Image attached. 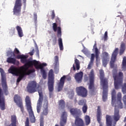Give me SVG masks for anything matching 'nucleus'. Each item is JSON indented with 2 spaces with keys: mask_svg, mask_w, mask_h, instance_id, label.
<instances>
[{
  "mask_svg": "<svg viewBox=\"0 0 126 126\" xmlns=\"http://www.w3.org/2000/svg\"><path fill=\"white\" fill-rule=\"evenodd\" d=\"M12 126H16V125H12Z\"/></svg>",
  "mask_w": 126,
  "mask_h": 126,
  "instance_id": "obj_63",
  "label": "nucleus"
},
{
  "mask_svg": "<svg viewBox=\"0 0 126 126\" xmlns=\"http://www.w3.org/2000/svg\"><path fill=\"white\" fill-rule=\"evenodd\" d=\"M107 38H108V32H105L104 35V41H106V40H107Z\"/></svg>",
  "mask_w": 126,
  "mask_h": 126,
  "instance_id": "obj_49",
  "label": "nucleus"
},
{
  "mask_svg": "<svg viewBox=\"0 0 126 126\" xmlns=\"http://www.w3.org/2000/svg\"><path fill=\"white\" fill-rule=\"evenodd\" d=\"M92 65H93V63L90 62L88 65V69H91V67H92Z\"/></svg>",
  "mask_w": 126,
  "mask_h": 126,
  "instance_id": "obj_48",
  "label": "nucleus"
},
{
  "mask_svg": "<svg viewBox=\"0 0 126 126\" xmlns=\"http://www.w3.org/2000/svg\"><path fill=\"white\" fill-rule=\"evenodd\" d=\"M2 86L3 87V90L4 94L6 96H7L9 93L8 92V88L7 87V85L6 84V82H3L2 83Z\"/></svg>",
  "mask_w": 126,
  "mask_h": 126,
  "instance_id": "obj_29",
  "label": "nucleus"
},
{
  "mask_svg": "<svg viewBox=\"0 0 126 126\" xmlns=\"http://www.w3.org/2000/svg\"><path fill=\"white\" fill-rule=\"evenodd\" d=\"M76 92L78 96H80L83 98L87 97L88 95V91L83 86L77 87L76 88Z\"/></svg>",
  "mask_w": 126,
  "mask_h": 126,
  "instance_id": "obj_15",
  "label": "nucleus"
},
{
  "mask_svg": "<svg viewBox=\"0 0 126 126\" xmlns=\"http://www.w3.org/2000/svg\"><path fill=\"white\" fill-rule=\"evenodd\" d=\"M74 63L76 65V68L77 70H79V69L80 68V63H79V60H78L77 59H75Z\"/></svg>",
  "mask_w": 126,
  "mask_h": 126,
  "instance_id": "obj_35",
  "label": "nucleus"
},
{
  "mask_svg": "<svg viewBox=\"0 0 126 126\" xmlns=\"http://www.w3.org/2000/svg\"><path fill=\"white\" fill-rule=\"evenodd\" d=\"M6 62L8 63H12V64H19V61L16 60V59L12 57H8L7 60Z\"/></svg>",
  "mask_w": 126,
  "mask_h": 126,
  "instance_id": "obj_27",
  "label": "nucleus"
},
{
  "mask_svg": "<svg viewBox=\"0 0 126 126\" xmlns=\"http://www.w3.org/2000/svg\"><path fill=\"white\" fill-rule=\"evenodd\" d=\"M122 91L123 94H126V83H125L122 86ZM123 100L124 103L122 100ZM124 104L126 106V94L124 95L123 97L122 93L118 92L117 94V101L116 105L118 109H123Z\"/></svg>",
  "mask_w": 126,
  "mask_h": 126,
  "instance_id": "obj_3",
  "label": "nucleus"
},
{
  "mask_svg": "<svg viewBox=\"0 0 126 126\" xmlns=\"http://www.w3.org/2000/svg\"><path fill=\"white\" fill-rule=\"evenodd\" d=\"M125 51H126V43L122 42L121 43V47L120 49L119 54L120 56H122L123 54L125 53Z\"/></svg>",
  "mask_w": 126,
  "mask_h": 126,
  "instance_id": "obj_32",
  "label": "nucleus"
},
{
  "mask_svg": "<svg viewBox=\"0 0 126 126\" xmlns=\"http://www.w3.org/2000/svg\"><path fill=\"white\" fill-rule=\"evenodd\" d=\"M21 6H22V0H16L13 8V14L16 16L21 15Z\"/></svg>",
  "mask_w": 126,
  "mask_h": 126,
  "instance_id": "obj_10",
  "label": "nucleus"
},
{
  "mask_svg": "<svg viewBox=\"0 0 126 126\" xmlns=\"http://www.w3.org/2000/svg\"><path fill=\"white\" fill-rule=\"evenodd\" d=\"M25 102L27 110L29 114L31 123L32 124H34L36 122V119H35L34 112H33V110L32 109L31 100H30V97L29 95L26 96Z\"/></svg>",
  "mask_w": 126,
  "mask_h": 126,
  "instance_id": "obj_6",
  "label": "nucleus"
},
{
  "mask_svg": "<svg viewBox=\"0 0 126 126\" xmlns=\"http://www.w3.org/2000/svg\"><path fill=\"white\" fill-rule=\"evenodd\" d=\"M26 0H23L25 6H26Z\"/></svg>",
  "mask_w": 126,
  "mask_h": 126,
  "instance_id": "obj_61",
  "label": "nucleus"
},
{
  "mask_svg": "<svg viewBox=\"0 0 126 126\" xmlns=\"http://www.w3.org/2000/svg\"><path fill=\"white\" fill-rule=\"evenodd\" d=\"M55 126H59L58 125H56Z\"/></svg>",
  "mask_w": 126,
  "mask_h": 126,
  "instance_id": "obj_64",
  "label": "nucleus"
},
{
  "mask_svg": "<svg viewBox=\"0 0 126 126\" xmlns=\"http://www.w3.org/2000/svg\"><path fill=\"white\" fill-rule=\"evenodd\" d=\"M52 28L54 32H57V37L59 38L58 39V43L59 45L60 51H63V39H62V28L61 27H58V25L57 23H54L53 24Z\"/></svg>",
  "mask_w": 126,
  "mask_h": 126,
  "instance_id": "obj_8",
  "label": "nucleus"
},
{
  "mask_svg": "<svg viewBox=\"0 0 126 126\" xmlns=\"http://www.w3.org/2000/svg\"><path fill=\"white\" fill-rule=\"evenodd\" d=\"M2 90L0 87V108L1 111H4L5 109V97L4 96L1 97V93Z\"/></svg>",
  "mask_w": 126,
  "mask_h": 126,
  "instance_id": "obj_19",
  "label": "nucleus"
},
{
  "mask_svg": "<svg viewBox=\"0 0 126 126\" xmlns=\"http://www.w3.org/2000/svg\"><path fill=\"white\" fill-rule=\"evenodd\" d=\"M66 79H67V80H68V81H70V80H71V77H67V78H66Z\"/></svg>",
  "mask_w": 126,
  "mask_h": 126,
  "instance_id": "obj_59",
  "label": "nucleus"
},
{
  "mask_svg": "<svg viewBox=\"0 0 126 126\" xmlns=\"http://www.w3.org/2000/svg\"><path fill=\"white\" fill-rule=\"evenodd\" d=\"M73 70L74 71H75L76 70V68H75V65L74 64H73V67L71 68V71Z\"/></svg>",
  "mask_w": 126,
  "mask_h": 126,
  "instance_id": "obj_53",
  "label": "nucleus"
},
{
  "mask_svg": "<svg viewBox=\"0 0 126 126\" xmlns=\"http://www.w3.org/2000/svg\"><path fill=\"white\" fill-rule=\"evenodd\" d=\"M95 59V55L94 54H91V60L90 62L94 63V60Z\"/></svg>",
  "mask_w": 126,
  "mask_h": 126,
  "instance_id": "obj_43",
  "label": "nucleus"
},
{
  "mask_svg": "<svg viewBox=\"0 0 126 126\" xmlns=\"http://www.w3.org/2000/svg\"><path fill=\"white\" fill-rule=\"evenodd\" d=\"M9 73H11V74H14L16 76H19L21 74V71H23V70H21L20 68L15 67L13 65H12L10 67L8 70Z\"/></svg>",
  "mask_w": 126,
  "mask_h": 126,
  "instance_id": "obj_16",
  "label": "nucleus"
},
{
  "mask_svg": "<svg viewBox=\"0 0 126 126\" xmlns=\"http://www.w3.org/2000/svg\"><path fill=\"white\" fill-rule=\"evenodd\" d=\"M10 33L12 35H14V34H15V29L11 30Z\"/></svg>",
  "mask_w": 126,
  "mask_h": 126,
  "instance_id": "obj_56",
  "label": "nucleus"
},
{
  "mask_svg": "<svg viewBox=\"0 0 126 126\" xmlns=\"http://www.w3.org/2000/svg\"><path fill=\"white\" fill-rule=\"evenodd\" d=\"M67 119V113L66 112H63L61 117L60 126H64L66 125V120Z\"/></svg>",
  "mask_w": 126,
  "mask_h": 126,
  "instance_id": "obj_20",
  "label": "nucleus"
},
{
  "mask_svg": "<svg viewBox=\"0 0 126 126\" xmlns=\"http://www.w3.org/2000/svg\"><path fill=\"white\" fill-rule=\"evenodd\" d=\"M82 110L84 114H86V113H87V110H88V106H87V104L83 105Z\"/></svg>",
  "mask_w": 126,
  "mask_h": 126,
  "instance_id": "obj_38",
  "label": "nucleus"
},
{
  "mask_svg": "<svg viewBox=\"0 0 126 126\" xmlns=\"http://www.w3.org/2000/svg\"><path fill=\"white\" fill-rule=\"evenodd\" d=\"M70 114L72 115V116L76 118V117L80 116V114H81V110L77 108H73L70 109Z\"/></svg>",
  "mask_w": 126,
  "mask_h": 126,
  "instance_id": "obj_23",
  "label": "nucleus"
},
{
  "mask_svg": "<svg viewBox=\"0 0 126 126\" xmlns=\"http://www.w3.org/2000/svg\"><path fill=\"white\" fill-rule=\"evenodd\" d=\"M85 123H86V126H88L90 125L91 120L90 119V117L88 115H86L85 117Z\"/></svg>",
  "mask_w": 126,
  "mask_h": 126,
  "instance_id": "obj_36",
  "label": "nucleus"
},
{
  "mask_svg": "<svg viewBox=\"0 0 126 126\" xmlns=\"http://www.w3.org/2000/svg\"><path fill=\"white\" fill-rule=\"evenodd\" d=\"M16 59H17L18 60L21 59V63H26L24 65L20 67V69L22 70H28L29 67H31V66L34 65L36 69H40L43 78H44V79L47 78V73L44 69V66H47V63H42L39 64V61L27 60V57L24 55H17L16 57Z\"/></svg>",
  "mask_w": 126,
  "mask_h": 126,
  "instance_id": "obj_1",
  "label": "nucleus"
},
{
  "mask_svg": "<svg viewBox=\"0 0 126 126\" xmlns=\"http://www.w3.org/2000/svg\"><path fill=\"white\" fill-rule=\"evenodd\" d=\"M95 59L96 63H98V62H99V56H97V57L95 56Z\"/></svg>",
  "mask_w": 126,
  "mask_h": 126,
  "instance_id": "obj_60",
  "label": "nucleus"
},
{
  "mask_svg": "<svg viewBox=\"0 0 126 126\" xmlns=\"http://www.w3.org/2000/svg\"><path fill=\"white\" fill-rule=\"evenodd\" d=\"M116 99V95H112V105L114 107V100Z\"/></svg>",
  "mask_w": 126,
  "mask_h": 126,
  "instance_id": "obj_51",
  "label": "nucleus"
},
{
  "mask_svg": "<svg viewBox=\"0 0 126 126\" xmlns=\"http://www.w3.org/2000/svg\"><path fill=\"white\" fill-rule=\"evenodd\" d=\"M33 72H35V69H30L26 72V70H23V71H21V75H20L17 79V82H20L24 77H25L26 75H30L31 73H33Z\"/></svg>",
  "mask_w": 126,
  "mask_h": 126,
  "instance_id": "obj_17",
  "label": "nucleus"
},
{
  "mask_svg": "<svg viewBox=\"0 0 126 126\" xmlns=\"http://www.w3.org/2000/svg\"><path fill=\"white\" fill-rule=\"evenodd\" d=\"M96 119L98 124H101V120L102 119V111H101V108L100 106L97 107Z\"/></svg>",
  "mask_w": 126,
  "mask_h": 126,
  "instance_id": "obj_26",
  "label": "nucleus"
},
{
  "mask_svg": "<svg viewBox=\"0 0 126 126\" xmlns=\"http://www.w3.org/2000/svg\"><path fill=\"white\" fill-rule=\"evenodd\" d=\"M83 77V72L80 71L75 74L74 78L78 83H81L82 81V78Z\"/></svg>",
  "mask_w": 126,
  "mask_h": 126,
  "instance_id": "obj_24",
  "label": "nucleus"
},
{
  "mask_svg": "<svg viewBox=\"0 0 126 126\" xmlns=\"http://www.w3.org/2000/svg\"><path fill=\"white\" fill-rule=\"evenodd\" d=\"M34 52H35V50H34V49H33L32 50L31 52L29 53V54L31 56H33V55H34Z\"/></svg>",
  "mask_w": 126,
  "mask_h": 126,
  "instance_id": "obj_54",
  "label": "nucleus"
},
{
  "mask_svg": "<svg viewBox=\"0 0 126 126\" xmlns=\"http://www.w3.org/2000/svg\"><path fill=\"white\" fill-rule=\"evenodd\" d=\"M40 85L37 83L36 81H31L29 82L27 87V92L31 94L37 92V90L39 89Z\"/></svg>",
  "mask_w": 126,
  "mask_h": 126,
  "instance_id": "obj_9",
  "label": "nucleus"
},
{
  "mask_svg": "<svg viewBox=\"0 0 126 126\" xmlns=\"http://www.w3.org/2000/svg\"><path fill=\"white\" fill-rule=\"evenodd\" d=\"M103 61L102 63L104 67H106L107 64H108V62H109V54L106 52L102 53Z\"/></svg>",
  "mask_w": 126,
  "mask_h": 126,
  "instance_id": "obj_22",
  "label": "nucleus"
},
{
  "mask_svg": "<svg viewBox=\"0 0 126 126\" xmlns=\"http://www.w3.org/2000/svg\"><path fill=\"white\" fill-rule=\"evenodd\" d=\"M7 54L9 56H11V57H14V58L15 57V55H14V51L13 52V51H8Z\"/></svg>",
  "mask_w": 126,
  "mask_h": 126,
  "instance_id": "obj_41",
  "label": "nucleus"
},
{
  "mask_svg": "<svg viewBox=\"0 0 126 126\" xmlns=\"http://www.w3.org/2000/svg\"><path fill=\"white\" fill-rule=\"evenodd\" d=\"M75 125L76 126H85L83 120L79 117H75Z\"/></svg>",
  "mask_w": 126,
  "mask_h": 126,
  "instance_id": "obj_25",
  "label": "nucleus"
},
{
  "mask_svg": "<svg viewBox=\"0 0 126 126\" xmlns=\"http://www.w3.org/2000/svg\"><path fill=\"white\" fill-rule=\"evenodd\" d=\"M52 44L53 46H55L57 44V37L52 36Z\"/></svg>",
  "mask_w": 126,
  "mask_h": 126,
  "instance_id": "obj_39",
  "label": "nucleus"
},
{
  "mask_svg": "<svg viewBox=\"0 0 126 126\" xmlns=\"http://www.w3.org/2000/svg\"><path fill=\"white\" fill-rule=\"evenodd\" d=\"M54 60H55V64L56 65L58 64V63H59V56H56L54 57Z\"/></svg>",
  "mask_w": 126,
  "mask_h": 126,
  "instance_id": "obj_45",
  "label": "nucleus"
},
{
  "mask_svg": "<svg viewBox=\"0 0 126 126\" xmlns=\"http://www.w3.org/2000/svg\"><path fill=\"white\" fill-rule=\"evenodd\" d=\"M95 48H97V44L96 43V42L94 43V49H95Z\"/></svg>",
  "mask_w": 126,
  "mask_h": 126,
  "instance_id": "obj_62",
  "label": "nucleus"
},
{
  "mask_svg": "<svg viewBox=\"0 0 126 126\" xmlns=\"http://www.w3.org/2000/svg\"><path fill=\"white\" fill-rule=\"evenodd\" d=\"M54 70H55V73H56V74L59 73V68L58 67H55V69H54Z\"/></svg>",
  "mask_w": 126,
  "mask_h": 126,
  "instance_id": "obj_55",
  "label": "nucleus"
},
{
  "mask_svg": "<svg viewBox=\"0 0 126 126\" xmlns=\"http://www.w3.org/2000/svg\"><path fill=\"white\" fill-rule=\"evenodd\" d=\"M65 108V102L63 99H61L58 101V109L63 110Z\"/></svg>",
  "mask_w": 126,
  "mask_h": 126,
  "instance_id": "obj_28",
  "label": "nucleus"
},
{
  "mask_svg": "<svg viewBox=\"0 0 126 126\" xmlns=\"http://www.w3.org/2000/svg\"><path fill=\"white\" fill-rule=\"evenodd\" d=\"M14 102L16 104L17 106L20 108L22 113H24V107L23 106V102L22 98L20 95L15 94L14 97Z\"/></svg>",
  "mask_w": 126,
  "mask_h": 126,
  "instance_id": "obj_14",
  "label": "nucleus"
},
{
  "mask_svg": "<svg viewBox=\"0 0 126 126\" xmlns=\"http://www.w3.org/2000/svg\"><path fill=\"white\" fill-rule=\"evenodd\" d=\"M25 126H30V123H29V118L28 117L26 118V121L25 122Z\"/></svg>",
  "mask_w": 126,
  "mask_h": 126,
  "instance_id": "obj_44",
  "label": "nucleus"
},
{
  "mask_svg": "<svg viewBox=\"0 0 126 126\" xmlns=\"http://www.w3.org/2000/svg\"><path fill=\"white\" fill-rule=\"evenodd\" d=\"M38 92V95L39 96L38 100L37 101L36 110L38 114L41 112V108H42V104L43 103V100L44 99V95H43V92H42V89L37 90Z\"/></svg>",
  "mask_w": 126,
  "mask_h": 126,
  "instance_id": "obj_12",
  "label": "nucleus"
},
{
  "mask_svg": "<svg viewBox=\"0 0 126 126\" xmlns=\"http://www.w3.org/2000/svg\"><path fill=\"white\" fill-rule=\"evenodd\" d=\"M116 90L115 89L113 90L111 93V96H116Z\"/></svg>",
  "mask_w": 126,
  "mask_h": 126,
  "instance_id": "obj_52",
  "label": "nucleus"
},
{
  "mask_svg": "<svg viewBox=\"0 0 126 126\" xmlns=\"http://www.w3.org/2000/svg\"><path fill=\"white\" fill-rule=\"evenodd\" d=\"M112 116L107 115L106 116V126H112Z\"/></svg>",
  "mask_w": 126,
  "mask_h": 126,
  "instance_id": "obj_31",
  "label": "nucleus"
},
{
  "mask_svg": "<svg viewBox=\"0 0 126 126\" xmlns=\"http://www.w3.org/2000/svg\"><path fill=\"white\" fill-rule=\"evenodd\" d=\"M99 78L103 88L102 100L106 102L108 99V79L105 78V73L103 69L99 70Z\"/></svg>",
  "mask_w": 126,
  "mask_h": 126,
  "instance_id": "obj_2",
  "label": "nucleus"
},
{
  "mask_svg": "<svg viewBox=\"0 0 126 126\" xmlns=\"http://www.w3.org/2000/svg\"><path fill=\"white\" fill-rule=\"evenodd\" d=\"M112 75L114 80L115 88L116 90H118L120 89V87L123 85L124 73L122 72H119L118 76V70L117 69H113L112 71Z\"/></svg>",
  "mask_w": 126,
  "mask_h": 126,
  "instance_id": "obj_4",
  "label": "nucleus"
},
{
  "mask_svg": "<svg viewBox=\"0 0 126 126\" xmlns=\"http://www.w3.org/2000/svg\"><path fill=\"white\" fill-rule=\"evenodd\" d=\"M119 53V48H116L113 51L110 62V67L111 68H114V69H117V65H115V62H116V60H117V57L118 56V54Z\"/></svg>",
  "mask_w": 126,
  "mask_h": 126,
  "instance_id": "obj_11",
  "label": "nucleus"
},
{
  "mask_svg": "<svg viewBox=\"0 0 126 126\" xmlns=\"http://www.w3.org/2000/svg\"><path fill=\"white\" fill-rule=\"evenodd\" d=\"M90 83L89 84V90L91 95H95L96 94V88L94 82L95 81V74H94V70L92 69L89 75Z\"/></svg>",
  "mask_w": 126,
  "mask_h": 126,
  "instance_id": "obj_7",
  "label": "nucleus"
},
{
  "mask_svg": "<svg viewBox=\"0 0 126 126\" xmlns=\"http://www.w3.org/2000/svg\"><path fill=\"white\" fill-rule=\"evenodd\" d=\"M51 17V18H52V20H54V19H55V17H56V14H55V11L54 10L52 11Z\"/></svg>",
  "mask_w": 126,
  "mask_h": 126,
  "instance_id": "obj_46",
  "label": "nucleus"
},
{
  "mask_svg": "<svg viewBox=\"0 0 126 126\" xmlns=\"http://www.w3.org/2000/svg\"><path fill=\"white\" fill-rule=\"evenodd\" d=\"M122 69L123 71H126V57L123 58V60L122 61Z\"/></svg>",
  "mask_w": 126,
  "mask_h": 126,
  "instance_id": "obj_34",
  "label": "nucleus"
},
{
  "mask_svg": "<svg viewBox=\"0 0 126 126\" xmlns=\"http://www.w3.org/2000/svg\"><path fill=\"white\" fill-rule=\"evenodd\" d=\"M16 29L18 32L19 37L21 38L22 37H23V36H24V34H23V31L22 30V28H21V27L19 26H17L16 27Z\"/></svg>",
  "mask_w": 126,
  "mask_h": 126,
  "instance_id": "obj_30",
  "label": "nucleus"
},
{
  "mask_svg": "<svg viewBox=\"0 0 126 126\" xmlns=\"http://www.w3.org/2000/svg\"><path fill=\"white\" fill-rule=\"evenodd\" d=\"M56 23H61V21L60 20V19L59 18H57L56 19Z\"/></svg>",
  "mask_w": 126,
  "mask_h": 126,
  "instance_id": "obj_57",
  "label": "nucleus"
},
{
  "mask_svg": "<svg viewBox=\"0 0 126 126\" xmlns=\"http://www.w3.org/2000/svg\"><path fill=\"white\" fill-rule=\"evenodd\" d=\"M55 84V74L54 70L51 69L48 72V87L49 91V97L52 98L54 95V85Z\"/></svg>",
  "mask_w": 126,
  "mask_h": 126,
  "instance_id": "obj_5",
  "label": "nucleus"
},
{
  "mask_svg": "<svg viewBox=\"0 0 126 126\" xmlns=\"http://www.w3.org/2000/svg\"><path fill=\"white\" fill-rule=\"evenodd\" d=\"M11 125H16V123H17V119L16 118V115H12L11 116Z\"/></svg>",
  "mask_w": 126,
  "mask_h": 126,
  "instance_id": "obj_33",
  "label": "nucleus"
},
{
  "mask_svg": "<svg viewBox=\"0 0 126 126\" xmlns=\"http://www.w3.org/2000/svg\"><path fill=\"white\" fill-rule=\"evenodd\" d=\"M14 54L15 55H18V56L20 54V52L19 51L18 49H17V48H15L14 50Z\"/></svg>",
  "mask_w": 126,
  "mask_h": 126,
  "instance_id": "obj_42",
  "label": "nucleus"
},
{
  "mask_svg": "<svg viewBox=\"0 0 126 126\" xmlns=\"http://www.w3.org/2000/svg\"><path fill=\"white\" fill-rule=\"evenodd\" d=\"M66 78V76L63 75L62 77L61 78L60 82L58 83V92L62 91L63 88V85H64V81Z\"/></svg>",
  "mask_w": 126,
  "mask_h": 126,
  "instance_id": "obj_21",
  "label": "nucleus"
},
{
  "mask_svg": "<svg viewBox=\"0 0 126 126\" xmlns=\"http://www.w3.org/2000/svg\"><path fill=\"white\" fill-rule=\"evenodd\" d=\"M44 110L40 115V126H44V116H47L49 113L48 112V100H46L43 105Z\"/></svg>",
  "mask_w": 126,
  "mask_h": 126,
  "instance_id": "obj_13",
  "label": "nucleus"
},
{
  "mask_svg": "<svg viewBox=\"0 0 126 126\" xmlns=\"http://www.w3.org/2000/svg\"><path fill=\"white\" fill-rule=\"evenodd\" d=\"M0 72L1 73V76L2 77V80H3L4 77V71L2 68H0Z\"/></svg>",
  "mask_w": 126,
  "mask_h": 126,
  "instance_id": "obj_40",
  "label": "nucleus"
},
{
  "mask_svg": "<svg viewBox=\"0 0 126 126\" xmlns=\"http://www.w3.org/2000/svg\"><path fill=\"white\" fill-rule=\"evenodd\" d=\"M34 20L35 23H37V13H34L33 14Z\"/></svg>",
  "mask_w": 126,
  "mask_h": 126,
  "instance_id": "obj_50",
  "label": "nucleus"
},
{
  "mask_svg": "<svg viewBox=\"0 0 126 126\" xmlns=\"http://www.w3.org/2000/svg\"><path fill=\"white\" fill-rule=\"evenodd\" d=\"M78 104L79 105V106H84L85 105H87V104H86V99H81L79 100Z\"/></svg>",
  "mask_w": 126,
  "mask_h": 126,
  "instance_id": "obj_37",
  "label": "nucleus"
},
{
  "mask_svg": "<svg viewBox=\"0 0 126 126\" xmlns=\"http://www.w3.org/2000/svg\"><path fill=\"white\" fill-rule=\"evenodd\" d=\"M36 53L37 56H39V49L38 48H36Z\"/></svg>",
  "mask_w": 126,
  "mask_h": 126,
  "instance_id": "obj_58",
  "label": "nucleus"
},
{
  "mask_svg": "<svg viewBox=\"0 0 126 126\" xmlns=\"http://www.w3.org/2000/svg\"><path fill=\"white\" fill-rule=\"evenodd\" d=\"M95 57H96V58H98V57H99V50H98V48H97L96 47L95 48Z\"/></svg>",
  "mask_w": 126,
  "mask_h": 126,
  "instance_id": "obj_47",
  "label": "nucleus"
},
{
  "mask_svg": "<svg viewBox=\"0 0 126 126\" xmlns=\"http://www.w3.org/2000/svg\"><path fill=\"white\" fill-rule=\"evenodd\" d=\"M114 114L112 117L114 121V123L113 125V126H116V125H117V122L120 121V119H121V115H120V111L118 109H117V105L114 106Z\"/></svg>",
  "mask_w": 126,
  "mask_h": 126,
  "instance_id": "obj_18",
  "label": "nucleus"
}]
</instances>
